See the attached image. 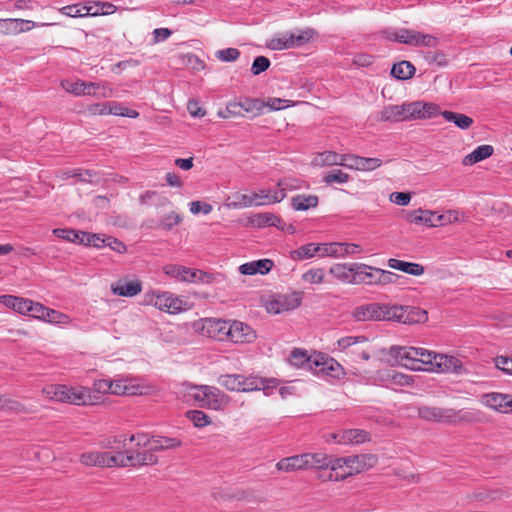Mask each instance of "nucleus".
I'll list each match as a JSON object with an SVG mask.
<instances>
[{
    "mask_svg": "<svg viewBox=\"0 0 512 512\" xmlns=\"http://www.w3.org/2000/svg\"><path fill=\"white\" fill-rule=\"evenodd\" d=\"M389 355L396 364L410 370L442 373L462 371V363L458 358L437 354L424 348L392 346Z\"/></svg>",
    "mask_w": 512,
    "mask_h": 512,
    "instance_id": "1",
    "label": "nucleus"
},
{
    "mask_svg": "<svg viewBox=\"0 0 512 512\" xmlns=\"http://www.w3.org/2000/svg\"><path fill=\"white\" fill-rule=\"evenodd\" d=\"M181 442L176 438L162 436L149 437L138 433L123 441V451H118L119 467L154 465L158 458L155 452L176 448Z\"/></svg>",
    "mask_w": 512,
    "mask_h": 512,
    "instance_id": "2",
    "label": "nucleus"
},
{
    "mask_svg": "<svg viewBox=\"0 0 512 512\" xmlns=\"http://www.w3.org/2000/svg\"><path fill=\"white\" fill-rule=\"evenodd\" d=\"M351 315L359 322L395 321L402 324H415L428 320L427 312L420 308L378 302L357 306L352 310Z\"/></svg>",
    "mask_w": 512,
    "mask_h": 512,
    "instance_id": "3",
    "label": "nucleus"
},
{
    "mask_svg": "<svg viewBox=\"0 0 512 512\" xmlns=\"http://www.w3.org/2000/svg\"><path fill=\"white\" fill-rule=\"evenodd\" d=\"M440 113L439 106L434 103L416 101L402 105L386 106L381 112V121L401 122L413 119L432 118Z\"/></svg>",
    "mask_w": 512,
    "mask_h": 512,
    "instance_id": "4",
    "label": "nucleus"
},
{
    "mask_svg": "<svg viewBox=\"0 0 512 512\" xmlns=\"http://www.w3.org/2000/svg\"><path fill=\"white\" fill-rule=\"evenodd\" d=\"M418 416L426 421L446 424L471 423L477 420V413L472 410H455L426 405L418 408Z\"/></svg>",
    "mask_w": 512,
    "mask_h": 512,
    "instance_id": "5",
    "label": "nucleus"
},
{
    "mask_svg": "<svg viewBox=\"0 0 512 512\" xmlns=\"http://www.w3.org/2000/svg\"><path fill=\"white\" fill-rule=\"evenodd\" d=\"M186 396L188 401L193 400L198 406L213 410H223L230 402V398L220 389L208 385L190 386Z\"/></svg>",
    "mask_w": 512,
    "mask_h": 512,
    "instance_id": "6",
    "label": "nucleus"
},
{
    "mask_svg": "<svg viewBox=\"0 0 512 512\" xmlns=\"http://www.w3.org/2000/svg\"><path fill=\"white\" fill-rule=\"evenodd\" d=\"M42 392L49 400L73 405H87L92 401L90 390L82 386L51 384L45 386Z\"/></svg>",
    "mask_w": 512,
    "mask_h": 512,
    "instance_id": "7",
    "label": "nucleus"
},
{
    "mask_svg": "<svg viewBox=\"0 0 512 512\" xmlns=\"http://www.w3.org/2000/svg\"><path fill=\"white\" fill-rule=\"evenodd\" d=\"M145 302L169 314L188 310V302L171 292L152 291L145 294Z\"/></svg>",
    "mask_w": 512,
    "mask_h": 512,
    "instance_id": "8",
    "label": "nucleus"
},
{
    "mask_svg": "<svg viewBox=\"0 0 512 512\" xmlns=\"http://www.w3.org/2000/svg\"><path fill=\"white\" fill-rule=\"evenodd\" d=\"M62 88L75 96L92 95L96 98H110L113 96V90L101 83L86 82L83 80L77 81H61Z\"/></svg>",
    "mask_w": 512,
    "mask_h": 512,
    "instance_id": "9",
    "label": "nucleus"
},
{
    "mask_svg": "<svg viewBox=\"0 0 512 512\" xmlns=\"http://www.w3.org/2000/svg\"><path fill=\"white\" fill-rule=\"evenodd\" d=\"M312 29L276 34L267 44L272 50H285L307 44L313 37Z\"/></svg>",
    "mask_w": 512,
    "mask_h": 512,
    "instance_id": "10",
    "label": "nucleus"
},
{
    "mask_svg": "<svg viewBox=\"0 0 512 512\" xmlns=\"http://www.w3.org/2000/svg\"><path fill=\"white\" fill-rule=\"evenodd\" d=\"M163 272L176 279L177 281L187 283H211L213 281L212 274L206 273L202 270L191 269L182 265L168 264L163 267Z\"/></svg>",
    "mask_w": 512,
    "mask_h": 512,
    "instance_id": "11",
    "label": "nucleus"
},
{
    "mask_svg": "<svg viewBox=\"0 0 512 512\" xmlns=\"http://www.w3.org/2000/svg\"><path fill=\"white\" fill-rule=\"evenodd\" d=\"M346 458V472L339 473L335 477L330 473L328 479L329 480H343L349 476L358 474L369 467L373 466L376 463V457L369 454H361V455H352L347 456Z\"/></svg>",
    "mask_w": 512,
    "mask_h": 512,
    "instance_id": "12",
    "label": "nucleus"
},
{
    "mask_svg": "<svg viewBox=\"0 0 512 512\" xmlns=\"http://www.w3.org/2000/svg\"><path fill=\"white\" fill-rule=\"evenodd\" d=\"M388 38L414 46L435 47L438 43L437 39L432 35L405 28L390 33Z\"/></svg>",
    "mask_w": 512,
    "mask_h": 512,
    "instance_id": "13",
    "label": "nucleus"
},
{
    "mask_svg": "<svg viewBox=\"0 0 512 512\" xmlns=\"http://www.w3.org/2000/svg\"><path fill=\"white\" fill-rule=\"evenodd\" d=\"M367 342L368 340L364 336H346L337 341V346L340 351L346 352L353 360H357L358 358L369 360V350L362 347V345L367 344Z\"/></svg>",
    "mask_w": 512,
    "mask_h": 512,
    "instance_id": "14",
    "label": "nucleus"
},
{
    "mask_svg": "<svg viewBox=\"0 0 512 512\" xmlns=\"http://www.w3.org/2000/svg\"><path fill=\"white\" fill-rule=\"evenodd\" d=\"M227 322L217 318L201 319L195 324L196 329L203 335L218 341L227 340Z\"/></svg>",
    "mask_w": 512,
    "mask_h": 512,
    "instance_id": "15",
    "label": "nucleus"
},
{
    "mask_svg": "<svg viewBox=\"0 0 512 512\" xmlns=\"http://www.w3.org/2000/svg\"><path fill=\"white\" fill-rule=\"evenodd\" d=\"M119 461L118 451H92L85 452L80 456V462L87 466L115 467L119 466Z\"/></svg>",
    "mask_w": 512,
    "mask_h": 512,
    "instance_id": "16",
    "label": "nucleus"
},
{
    "mask_svg": "<svg viewBox=\"0 0 512 512\" xmlns=\"http://www.w3.org/2000/svg\"><path fill=\"white\" fill-rule=\"evenodd\" d=\"M255 339L256 333L249 325L237 320H228L226 341L233 343H250Z\"/></svg>",
    "mask_w": 512,
    "mask_h": 512,
    "instance_id": "17",
    "label": "nucleus"
},
{
    "mask_svg": "<svg viewBox=\"0 0 512 512\" xmlns=\"http://www.w3.org/2000/svg\"><path fill=\"white\" fill-rule=\"evenodd\" d=\"M480 403L500 413L512 412V395L498 392L485 393L480 396Z\"/></svg>",
    "mask_w": 512,
    "mask_h": 512,
    "instance_id": "18",
    "label": "nucleus"
},
{
    "mask_svg": "<svg viewBox=\"0 0 512 512\" xmlns=\"http://www.w3.org/2000/svg\"><path fill=\"white\" fill-rule=\"evenodd\" d=\"M50 23H35L30 20L24 19H0V33L3 34H20L26 31H30L34 27L49 26Z\"/></svg>",
    "mask_w": 512,
    "mask_h": 512,
    "instance_id": "19",
    "label": "nucleus"
},
{
    "mask_svg": "<svg viewBox=\"0 0 512 512\" xmlns=\"http://www.w3.org/2000/svg\"><path fill=\"white\" fill-rule=\"evenodd\" d=\"M278 381L276 379H266L257 376L245 377L241 375L240 392H251L256 390H263L266 395H269V390L276 388Z\"/></svg>",
    "mask_w": 512,
    "mask_h": 512,
    "instance_id": "20",
    "label": "nucleus"
},
{
    "mask_svg": "<svg viewBox=\"0 0 512 512\" xmlns=\"http://www.w3.org/2000/svg\"><path fill=\"white\" fill-rule=\"evenodd\" d=\"M111 394L115 395H143L147 393V387L136 383L132 379H111Z\"/></svg>",
    "mask_w": 512,
    "mask_h": 512,
    "instance_id": "21",
    "label": "nucleus"
},
{
    "mask_svg": "<svg viewBox=\"0 0 512 512\" xmlns=\"http://www.w3.org/2000/svg\"><path fill=\"white\" fill-rule=\"evenodd\" d=\"M331 438L339 444H362L370 441V433L363 429H348L331 434Z\"/></svg>",
    "mask_w": 512,
    "mask_h": 512,
    "instance_id": "22",
    "label": "nucleus"
},
{
    "mask_svg": "<svg viewBox=\"0 0 512 512\" xmlns=\"http://www.w3.org/2000/svg\"><path fill=\"white\" fill-rule=\"evenodd\" d=\"M403 217L410 224L425 225L428 227L438 226V223L436 222V212L434 211L417 209L405 212Z\"/></svg>",
    "mask_w": 512,
    "mask_h": 512,
    "instance_id": "23",
    "label": "nucleus"
},
{
    "mask_svg": "<svg viewBox=\"0 0 512 512\" xmlns=\"http://www.w3.org/2000/svg\"><path fill=\"white\" fill-rule=\"evenodd\" d=\"M313 363V371L316 374L330 375L333 378H340L344 374L343 368L334 359H329L325 358L324 356H320L318 358H315Z\"/></svg>",
    "mask_w": 512,
    "mask_h": 512,
    "instance_id": "24",
    "label": "nucleus"
},
{
    "mask_svg": "<svg viewBox=\"0 0 512 512\" xmlns=\"http://www.w3.org/2000/svg\"><path fill=\"white\" fill-rule=\"evenodd\" d=\"M355 266H359V263H338L333 265L329 272L339 281L356 284L358 269Z\"/></svg>",
    "mask_w": 512,
    "mask_h": 512,
    "instance_id": "25",
    "label": "nucleus"
},
{
    "mask_svg": "<svg viewBox=\"0 0 512 512\" xmlns=\"http://www.w3.org/2000/svg\"><path fill=\"white\" fill-rule=\"evenodd\" d=\"M302 301L301 292H293L291 294L280 297L274 303L270 304L269 311H273L278 314L283 311H289L296 309L300 306Z\"/></svg>",
    "mask_w": 512,
    "mask_h": 512,
    "instance_id": "26",
    "label": "nucleus"
},
{
    "mask_svg": "<svg viewBox=\"0 0 512 512\" xmlns=\"http://www.w3.org/2000/svg\"><path fill=\"white\" fill-rule=\"evenodd\" d=\"M113 294L123 297H133L142 291V283L139 280H119L111 285Z\"/></svg>",
    "mask_w": 512,
    "mask_h": 512,
    "instance_id": "27",
    "label": "nucleus"
},
{
    "mask_svg": "<svg viewBox=\"0 0 512 512\" xmlns=\"http://www.w3.org/2000/svg\"><path fill=\"white\" fill-rule=\"evenodd\" d=\"M273 267V261L270 259H261L257 261L242 264L239 271L244 275L267 274Z\"/></svg>",
    "mask_w": 512,
    "mask_h": 512,
    "instance_id": "28",
    "label": "nucleus"
},
{
    "mask_svg": "<svg viewBox=\"0 0 512 512\" xmlns=\"http://www.w3.org/2000/svg\"><path fill=\"white\" fill-rule=\"evenodd\" d=\"M305 470H325L329 466V455L324 453H303Z\"/></svg>",
    "mask_w": 512,
    "mask_h": 512,
    "instance_id": "29",
    "label": "nucleus"
},
{
    "mask_svg": "<svg viewBox=\"0 0 512 512\" xmlns=\"http://www.w3.org/2000/svg\"><path fill=\"white\" fill-rule=\"evenodd\" d=\"M355 267L358 269L356 284H378V275L376 272L379 271V268L371 267L363 263H359V266Z\"/></svg>",
    "mask_w": 512,
    "mask_h": 512,
    "instance_id": "30",
    "label": "nucleus"
},
{
    "mask_svg": "<svg viewBox=\"0 0 512 512\" xmlns=\"http://www.w3.org/2000/svg\"><path fill=\"white\" fill-rule=\"evenodd\" d=\"M286 197L283 192H276L271 190H260L252 193L253 201L256 202L254 206H262L271 203L282 201Z\"/></svg>",
    "mask_w": 512,
    "mask_h": 512,
    "instance_id": "31",
    "label": "nucleus"
},
{
    "mask_svg": "<svg viewBox=\"0 0 512 512\" xmlns=\"http://www.w3.org/2000/svg\"><path fill=\"white\" fill-rule=\"evenodd\" d=\"M494 152V149L491 145H480L475 150H473L470 154L466 155L462 164L465 166H470L476 164L482 160L489 158Z\"/></svg>",
    "mask_w": 512,
    "mask_h": 512,
    "instance_id": "32",
    "label": "nucleus"
},
{
    "mask_svg": "<svg viewBox=\"0 0 512 512\" xmlns=\"http://www.w3.org/2000/svg\"><path fill=\"white\" fill-rule=\"evenodd\" d=\"M276 468L284 472L305 470L304 456L303 454H299L283 458L277 462Z\"/></svg>",
    "mask_w": 512,
    "mask_h": 512,
    "instance_id": "33",
    "label": "nucleus"
},
{
    "mask_svg": "<svg viewBox=\"0 0 512 512\" xmlns=\"http://www.w3.org/2000/svg\"><path fill=\"white\" fill-rule=\"evenodd\" d=\"M388 266L395 270H400L404 273L420 276L424 273V267L418 263L406 262L391 258L388 260Z\"/></svg>",
    "mask_w": 512,
    "mask_h": 512,
    "instance_id": "34",
    "label": "nucleus"
},
{
    "mask_svg": "<svg viewBox=\"0 0 512 512\" xmlns=\"http://www.w3.org/2000/svg\"><path fill=\"white\" fill-rule=\"evenodd\" d=\"M441 115L446 121L454 123L459 129L462 130L469 129L474 122L471 117L453 111L446 110L441 112Z\"/></svg>",
    "mask_w": 512,
    "mask_h": 512,
    "instance_id": "35",
    "label": "nucleus"
},
{
    "mask_svg": "<svg viewBox=\"0 0 512 512\" xmlns=\"http://www.w3.org/2000/svg\"><path fill=\"white\" fill-rule=\"evenodd\" d=\"M342 155L333 151H324L322 153L317 154L312 163L315 166L323 167V166H333L340 165L342 161Z\"/></svg>",
    "mask_w": 512,
    "mask_h": 512,
    "instance_id": "36",
    "label": "nucleus"
},
{
    "mask_svg": "<svg viewBox=\"0 0 512 512\" xmlns=\"http://www.w3.org/2000/svg\"><path fill=\"white\" fill-rule=\"evenodd\" d=\"M250 222L255 227L278 226L281 223V219L274 213L263 212L254 214Z\"/></svg>",
    "mask_w": 512,
    "mask_h": 512,
    "instance_id": "37",
    "label": "nucleus"
},
{
    "mask_svg": "<svg viewBox=\"0 0 512 512\" xmlns=\"http://www.w3.org/2000/svg\"><path fill=\"white\" fill-rule=\"evenodd\" d=\"M290 256L293 260H305L313 257H319V244L309 243L296 250L291 251Z\"/></svg>",
    "mask_w": 512,
    "mask_h": 512,
    "instance_id": "38",
    "label": "nucleus"
},
{
    "mask_svg": "<svg viewBox=\"0 0 512 512\" xmlns=\"http://www.w3.org/2000/svg\"><path fill=\"white\" fill-rule=\"evenodd\" d=\"M290 363L295 367H308L309 369H314V359L308 356L307 351L303 349L296 348L291 352Z\"/></svg>",
    "mask_w": 512,
    "mask_h": 512,
    "instance_id": "39",
    "label": "nucleus"
},
{
    "mask_svg": "<svg viewBox=\"0 0 512 512\" xmlns=\"http://www.w3.org/2000/svg\"><path fill=\"white\" fill-rule=\"evenodd\" d=\"M0 409L5 412L15 413V414H29L32 413V409L25 406L23 403L2 396Z\"/></svg>",
    "mask_w": 512,
    "mask_h": 512,
    "instance_id": "40",
    "label": "nucleus"
},
{
    "mask_svg": "<svg viewBox=\"0 0 512 512\" xmlns=\"http://www.w3.org/2000/svg\"><path fill=\"white\" fill-rule=\"evenodd\" d=\"M414 73L415 67L409 61H401L394 64L391 69V74L399 80L409 79Z\"/></svg>",
    "mask_w": 512,
    "mask_h": 512,
    "instance_id": "41",
    "label": "nucleus"
},
{
    "mask_svg": "<svg viewBox=\"0 0 512 512\" xmlns=\"http://www.w3.org/2000/svg\"><path fill=\"white\" fill-rule=\"evenodd\" d=\"M292 207L298 211H305L314 208L318 204V197L315 195H297L292 198Z\"/></svg>",
    "mask_w": 512,
    "mask_h": 512,
    "instance_id": "42",
    "label": "nucleus"
},
{
    "mask_svg": "<svg viewBox=\"0 0 512 512\" xmlns=\"http://www.w3.org/2000/svg\"><path fill=\"white\" fill-rule=\"evenodd\" d=\"M43 321L50 324L68 325L71 323V319L68 315L51 308L46 307Z\"/></svg>",
    "mask_w": 512,
    "mask_h": 512,
    "instance_id": "43",
    "label": "nucleus"
},
{
    "mask_svg": "<svg viewBox=\"0 0 512 512\" xmlns=\"http://www.w3.org/2000/svg\"><path fill=\"white\" fill-rule=\"evenodd\" d=\"M244 115L245 114L242 101L229 102L224 110L218 111V116L220 118L240 117Z\"/></svg>",
    "mask_w": 512,
    "mask_h": 512,
    "instance_id": "44",
    "label": "nucleus"
},
{
    "mask_svg": "<svg viewBox=\"0 0 512 512\" xmlns=\"http://www.w3.org/2000/svg\"><path fill=\"white\" fill-rule=\"evenodd\" d=\"M218 383L222 387H225L229 391L240 392L241 387V375L239 374H228L222 375L218 378Z\"/></svg>",
    "mask_w": 512,
    "mask_h": 512,
    "instance_id": "45",
    "label": "nucleus"
},
{
    "mask_svg": "<svg viewBox=\"0 0 512 512\" xmlns=\"http://www.w3.org/2000/svg\"><path fill=\"white\" fill-rule=\"evenodd\" d=\"M341 243H321L319 244V257L341 258Z\"/></svg>",
    "mask_w": 512,
    "mask_h": 512,
    "instance_id": "46",
    "label": "nucleus"
},
{
    "mask_svg": "<svg viewBox=\"0 0 512 512\" xmlns=\"http://www.w3.org/2000/svg\"><path fill=\"white\" fill-rule=\"evenodd\" d=\"M242 102L244 114L254 113V115H260L265 108V101L258 98H245Z\"/></svg>",
    "mask_w": 512,
    "mask_h": 512,
    "instance_id": "47",
    "label": "nucleus"
},
{
    "mask_svg": "<svg viewBox=\"0 0 512 512\" xmlns=\"http://www.w3.org/2000/svg\"><path fill=\"white\" fill-rule=\"evenodd\" d=\"M108 115H116V116H126L130 118H137L139 113L136 110H132L122 106L117 102H109Z\"/></svg>",
    "mask_w": 512,
    "mask_h": 512,
    "instance_id": "48",
    "label": "nucleus"
},
{
    "mask_svg": "<svg viewBox=\"0 0 512 512\" xmlns=\"http://www.w3.org/2000/svg\"><path fill=\"white\" fill-rule=\"evenodd\" d=\"M187 418L194 424L195 427H205L210 424L209 416L200 410H191L186 413Z\"/></svg>",
    "mask_w": 512,
    "mask_h": 512,
    "instance_id": "49",
    "label": "nucleus"
},
{
    "mask_svg": "<svg viewBox=\"0 0 512 512\" xmlns=\"http://www.w3.org/2000/svg\"><path fill=\"white\" fill-rule=\"evenodd\" d=\"M324 269L312 268L302 275V280L310 284H320L324 281Z\"/></svg>",
    "mask_w": 512,
    "mask_h": 512,
    "instance_id": "50",
    "label": "nucleus"
},
{
    "mask_svg": "<svg viewBox=\"0 0 512 512\" xmlns=\"http://www.w3.org/2000/svg\"><path fill=\"white\" fill-rule=\"evenodd\" d=\"M350 179L349 174L341 171V170H332L328 172L324 177L323 181L326 184L339 183L344 184L348 182Z\"/></svg>",
    "mask_w": 512,
    "mask_h": 512,
    "instance_id": "51",
    "label": "nucleus"
},
{
    "mask_svg": "<svg viewBox=\"0 0 512 512\" xmlns=\"http://www.w3.org/2000/svg\"><path fill=\"white\" fill-rule=\"evenodd\" d=\"M424 60L429 65L445 66L447 65V58L443 52L429 51L425 53Z\"/></svg>",
    "mask_w": 512,
    "mask_h": 512,
    "instance_id": "52",
    "label": "nucleus"
},
{
    "mask_svg": "<svg viewBox=\"0 0 512 512\" xmlns=\"http://www.w3.org/2000/svg\"><path fill=\"white\" fill-rule=\"evenodd\" d=\"M107 237L106 235H103V234H94V233H89V235H82V241H86V245L87 246H93V247H96V248H101V247H104L106 246V243H107Z\"/></svg>",
    "mask_w": 512,
    "mask_h": 512,
    "instance_id": "53",
    "label": "nucleus"
},
{
    "mask_svg": "<svg viewBox=\"0 0 512 512\" xmlns=\"http://www.w3.org/2000/svg\"><path fill=\"white\" fill-rule=\"evenodd\" d=\"M215 56L222 62H234L239 58L240 51L236 48H226L216 51Z\"/></svg>",
    "mask_w": 512,
    "mask_h": 512,
    "instance_id": "54",
    "label": "nucleus"
},
{
    "mask_svg": "<svg viewBox=\"0 0 512 512\" xmlns=\"http://www.w3.org/2000/svg\"><path fill=\"white\" fill-rule=\"evenodd\" d=\"M460 221V213L456 210H449L444 214L437 215L436 214V222L438 226L451 224Z\"/></svg>",
    "mask_w": 512,
    "mask_h": 512,
    "instance_id": "55",
    "label": "nucleus"
},
{
    "mask_svg": "<svg viewBox=\"0 0 512 512\" xmlns=\"http://www.w3.org/2000/svg\"><path fill=\"white\" fill-rule=\"evenodd\" d=\"M236 201L228 204L229 207L232 208H246V207H253L256 202L253 201L252 194H236L235 195Z\"/></svg>",
    "mask_w": 512,
    "mask_h": 512,
    "instance_id": "56",
    "label": "nucleus"
},
{
    "mask_svg": "<svg viewBox=\"0 0 512 512\" xmlns=\"http://www.w3.org/2000/svg\"><path fill=\"white\" fill-rule=\"evenodd\" d=\"M346 458H333L332 456L329 457V466L328 469L332 471L333 477L338 475L339 473H345L346 472Z\"/></svg>",
    "mask_w": 512,
    "mask_h": 512,
    "instance_id": "57",
    "label": "nucleus"
},
{
    "mask_svg": "<svg viewBox=\"0 0 512 512\" xmlns=\"http://www.w3.org/2000/svg\"><path fill=\"white\" fill-rule=\"evenodd\" d=\"M270 67V60L265 56H258L254 59L251 72L253 75H259Z\"/></svg>",
    "mask_w": 512,
    "mask_h": 512,
    "instance_id": "58",
    "label": "nucleus"
},
{
    "mask_svg": "<svg viewBox=\"0 0 512 512\" xmlns=\"http://www.w3.org/2000/svg\"><path fill=\"white\" fill-rule=\"evenodd\" d=\"M358 171H373L382 165L379 158L361 157Z\"/></svg>",
    "mask_w": 512,
    "mask_h": 512,
    "instance_id": "59",
    "label": "nucleus"
},
{
    "mask_svg": "<svg viewBox=\"0 0 512 512\" xmlns=\"http://www.w3.org/2000/svg\"><path fill=\"white\" fill-rule=\"evenodd\" d=\"M291 106V101L281 98L270 97L265 101V108L268 107L272 111H278Z\"/></svg>",
    "mask_w": 512,
    "mask_h": 512,
    "instance_id": "60",
    "label": "nucleus"
},
{
    "mask_svg": "<svg viewBox=\"0 0 512 512\" xmlns=\"http://www.w3.org/2000/svg\"><path fill=\"white\" fill-rule=\"evenodd\" d=\"M181 221H182V217L179 214H177L175 212H170L162 217L161 225L165 229L170 230L174 226L178 225Z\"/></svg>",
    "mask_w": 512,
    "mask_h": 512,
    "instance_id": "61",
    "label": "nucleus"
},
{
    "mask_svg": "<svg viewBox=\"0 0 512 512\" xmlns=\"http://www.w3.org/2000/svg\"><path fill=\"white\" fill-rule=\"evenodd\" d=\"M359 160H361V156L355 154H343L341 166H344L352 170H358L360 165Z\"/></svg>",
    "mask_w": 512,
    "mask_h": 512,
    "instance_id": "62",
    "label": "nucleus"
},
{
    "mask_svg": "<svg viewBox=\"0 0 512 512\" xmlns=\"http://www.w3.org/2000/svg\"><path fill=\"white\" fill-rule=\"evenodd\" d=\"M388 377L392 380L393 383L400 386H409L413 382L410 376L395 371H392L390 374H388Z\"/></svg>",
    "mask_w": 512,
    "mask_h": 512,
    "instance_id": "63",
    "label": "nucleus"
},
{
    "mask_svg": "<svg viewBox=\"0 0 512 512\" xmlns=\"http://www.w3.org/2000/svg\"><path fill=\"white\" fill-rule=\"evenodd\" d=\"M495 365L503 372L512 375V359L506 356H498L495 358Z\"/></svg>",
    "mask_w": 512,
    "mask_h": 512,
    "instance_id": "64",
    "label": "nucleus"
}]
</instances>
